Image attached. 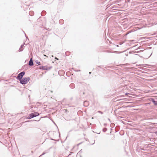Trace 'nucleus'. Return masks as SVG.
<instances>
[{"instance_id": "f704fd0d", "label": "nucleus", "mask_w": 157, "mask_h": 157, "mask_svg": "<svg viewBox=\"0 0 157 157\" xmlns=\"http://www.w3.org/2000/svg\"><path fill=\"white\" fill-rule=\"evenodd\" d=\"M52 122H53V123H54V124L55 125H56V124L55 123V122L53 121H52Z\"/></svg>"}, {"instance_id": "7ed1b4c3", "label": "nucleus", "mask_w": 157, "mask_h": 157, "mask_svg": "<svg viewBox=\"0 0 157 157\" xmlns=\"http://www.w3.org/2000/svg\"><path fill=\"white\" fill-rule=\"evenodd\" d=\"M40 114L37 112L32 113L29 114V116L26 118V119H31L34 117L38 116Z\"/></svg>"}, {"instance_id": "39448f33", "label": "nucleus", "mask_w": 157, "mask_h": 157, "mask_svg": "<svg viewBox=\"0 0 157 157\" xmlns=\"http://www.w3.org/2000/svg\"><path fill=\"white\" fill-rule=\"evenodd\" d=\"M52 68V66L48 67L46 66H40L39 67V68L41 70H49Z\"/></svg>"}, {"instance_id": "b1692460", "label": "nucleus", "mask_w": 157, "mask_h": 157, "mask_svg": "<svg viewBox=\"0 0 157 157\" xmlns=\"http://www.w3.org/2000/svg\"><path fill=\"white\" fill-rule=\"evenodd\" d=\"M132 52H133V53H136V51H130V52H129V54H131V53H132Z\"/></svg>"}, {"instance_id": "79ce46f5", "label": "nucleus", "mask_w": 157, "mask_h": 157, "mask_svg": "<svg viewBox=\"0 0 157 157\" xmlns=\"http://www.w3.org/2000/svg\"><path fill=\"white\" fill-rule=\"evenodd\" d=\"M51 140H55L53 139H51Z\"/></svg>"}, {"instance_id": "393cba45", "label": "nucleus", "mask_w": 157, "mask_h": 157, "mask_svg": "<svg viewBox=\"0 0 157 157\" xmlns=\"http://www.w3.org/2000/svg\"><path fill=\"white\" fill-rule=\"evenodd\" d=\"M98 112L99 113H100L101 114H103V112H102L101 111H98Z\"/></svg>"}, {"instance_id": "e433bc0d", "label": "nucleus", "mask_w": 157, "mask_h": 157, "mask_svg": "<svg viewBox=\"0 0 157 157\" xmlns=\"http://www.w3.org/2000/svg\"><path fill=\"white\" fill-rule=\"evenodd\" d=\"M155 133L157 135V131H156L155 132Z\"/></svg>"}, {"instance_id": "c03bdc74", "label": "nucleus", "mask_w": 157, "mask_h": 157, "mask_svg": "<svg viewBox=\"0 0 157 157\" xmlns=\"http://www.w3.org/2000/svg\"><path fill=\"white\" fill-rule=\"evenodd\" d=\"M80 71V70H77V71Z\"/></svg>"}, {"instance_id": "f03ea898", "label": "nucleus", "mask_w": 157, "mask_h": 157, "mask_svg": "<svg viewBox=\"0 0 157 157\" xmlns=\"http://www.w3.org/2000/svg\"><path fill=\"white\" fill-rule=\"evenodd\" d=\"M2 112L0 111V122L1 123H4L5 122V115L3 110L2 109Z\"/></svg>"}, {"instance_id": "5fc2aeb1", "label": "nucleus", "mask_w": 157, "mask_h": 157, "mask_svg": "<svg viewBox=\"0 0 157 157\" xmlns=\"http://www.w3.org/2000/svg\"><path fill=\"white\" fill-rule=\"evenodd\" d=\"M83 94H85V93L84 92H83Z\"/></svg>"}, {"instance_id": "2eb2a0df", "label": "nucleus", "mask_w": 157, "mask_h": 157, "mask_svg": "<svg viewBox=\"0 0 157 157\" xmlns=\"http://www.w3.org/2000/svg\"><path fill=\"white\" fill-rule=\"evenodd\" d=\"M65 54L66 56H68L70 55V52H69L67 51L65 52Z\"/></svg>"}, {"instance_id": "aec40b11", "label": "nucleus", "mask_w": 157, "mask_h": 157, "mask_svg": "<svg viewBox=\"0 0 157 157\" xmlns=\"http://www.w3.org/2000/svg\"><path fill=\"white\" fill-rule=\"evenodd\" d=\"M111 68V66H108V67H105V68L106 69H109L110 68Z\"/></svg>"}, {"instance_id": "de8ad7c7", "label": "nucleus", "mask_w": 157, "mask_h": 157, "mask_svg": "<svg viewBox=\"0 0 157 157\" xmlns=\"http://www.w3.org/2000/svg\"><path fill=\"white\" fill-rule=\"evenodd\" d=\"M81 144V143H79L78 144V145H79V144Z\"/></svg>"}, {"instance_id": "bb28decb", "label": "nucleus", "mask_w": 157, "mask_h": 157, "mask_svg": "<svg viewBox=\"0 0 157 157\" xmlns=\"http://www.w3.org/2000/svg\"><path fill=\"white\" fill-rule=\"evenodd\" d=\"M153 119H157V117L156 116H154V117Z\"/></svg>"}, {"instance_id": "7c9ffc66", "label": "nucleus", "mask_w": 157, "mask_h": 157, "mask_svg": "<svg viewBox=\"0 0 157 157\" xmlns=\"http://www.w3.org/2000/svg\"><path fill=\"white\" fill-rule=\"evenodd\" d=\"M129 94V93H126L125 94L126 95H128V94Z\"/></svg>"}, {"instance_id": "ddd939ff", "label": "nucleus", "mask_w": 157, "mask_h": 157, "mask_svg": "<svg viewBox=\"0 0 157 157\" xmlns=\"http://www.w3.org/2000/svg\"><path fill=\"white\" fill-rule=\"evenodd\" d=\"M46 13V11L44 10H43L42 11L41 13V15L42 16H44L45 15Z\"/></svg>"}, {"instance_id": "6e6552de", "label": "nucleus", "mask_w": 157, "mask_h": 157, "mask_svg": "<svg viewBox=\"0 0 157 157\" xmlns=\"http://www.w3.org/2000/svg\"><path fill=\"white\" fill-rule=\"evenodd\" d=\"M24 44H25V43L21 45L18 50L19 52H21L23 51L24 49Z\"/></svg>"}, {"instance_id": "a878e982", "label": "nucleus", "mask_w": 157, "mask_h": 157, "mask_svg": "<svg viewBox=\"0 0 157 157\" xmlns=\"http://www.w3.org/2000/svg\"><path fill=\"white\" fill-rule=\"evenodd\" d=\"M31 108H33V107H34V108H36V107L35 106H34L33 105H31V106H30Z\"/></svg>"}, {"instance_id": "6e6d98bb", "label": "nucleus", "mask_w": 157, "mask_h": 157, "mask_svg": "<svg viewBox=\"0 0 157 157\" xmlns=\"http://www.w3.org/2000/svg\"><path fill=\"white\" fill-rule=\"evenodd\" d=\"M80 157H82V156L81 155H80Z\"/></svg>"}, {"instance_id": "8fccbe9b", "label": "nucleus", "mask_w": 157, "mask_h": 157, "mask_svg": "<svg viewBox=\"0 0 157 157\" xmlns=\"http://www.w3.org/2000/svg\"><path fill=\"white\" fill-rule=\"evenodd\" d=\"M59 136H60V134L59 131Z\"/></svg>"}, {"instance_id": "5701e85b", "label": "nucleus", "mask_w": 157, "mask_h": 157, "mask_svg": "<svg viewBox=\"0 0 157 157\" xmlns=\"http://www.w3.org/2000/svg\"><path fill=\"white\" fill-rule=\"evenodd\" d=\"M139 109V108H138V109H132V110H140V109Z\"/></svg>"}, {"instance_id": "58836bf2", "label": "nucleus", "mask_w": 157, "mask_h": 157, "mask_svg": "<svg viewBox=\"0 0 157 157\" xmlns=\"http://www.w3.org/2000/svg\"><path fill=\"white\" fill-rule=\"evenodd\" d=\"M8 116H9V115H10V116H11V114L9 113L8 114Z\"/></svg>"}, {"instance_id": "72a5a7b5", "label": "nucleus", "mask_w": 157, "mask_h": 157, "mask_svg": "<svg viewBox=\"0 0 157 157\" xmlns=\"http://www.w3.org/2000/svg\"><path fill=\"white\" fill-rule=\"evenodd\" d=\"M60 72H63V71L62 70L61 71H59V73Z\"/></svg>"}, {"instance_id": "09e8293b", "label": "nucleus", "mask_w": 157, "mask_h": 157, "mask_svg": "<svg viewBox=\"0 0 157 157\" xmlns=\"http://www.w3.org/2000/svg\"><path fill=\"white\" fill-rule=\"evenodd\" d=\"M115 110H114V112H115L117 110V109H115Z\"/></svg>"}, {"instance_id": "0eeeda50", "label": "nucleus", "mask_w": 157, "mask_h": 157, "mask_svg": "<svg viewBox=\"0 0 157 157\" xmlns=\"http://www.w3.org/2000/svg\"><path fill=\"white\" fill-rule=\"evenodd\" d=\"M149 100L152 102L154 105L157 106V99L151 98L149 99Z\"/></svg>"}, {"instance_id": "c85d7f7f", "label": "nucleus", "mask_w": 157, "mask_h": 157, "mask_svg": "<svg viewBox=\"0 0 157 157\" xmlns=\"http://www.w3.org/2000/svg\"><path fill=\"white\" fill-rule=\"evenodd\" d=\"M82 113V112L81 111H79L77 113L78 114L79 113Z\"/></svg>"}, {"instance_id": "20e7f679", "label": "nucleus", "mask_w": 157, "mask_h": 157, "mask_svg": "<svg viewBox=\"0 0 157 157\" xmlns=\"http://www.w3.org/2000/svg\"><path fill=\"white\" fill-rule=\"evenodd\" d=\"M25 74V72L24 71L21 72L18 74V75L16 77V79L17 80H19L21 78H23V76Z\"/></svg>"}, {"instance_id": "f257e3e1", "label": "nucleus", "mask_w": 157, "mask_h": 157, "mask_svg": "<svg viewBox=\"0 0 157 157\" xmlns=\"http://www.w3.org/2000/svg\"><path fill=\"white\" fill-rule=\"evenodd\" d=\"M29 77H26L23 78L19 81L20 83L22 85H25L27 84L30 80Z\"/></svg>"}, {"instance_id": "4c0bfd02", "label": "nucleus", "mask_w": 157, "mask_h": 157, "mask_svg": "<svg viewBox=\"0 0 157 157\" xmlns=\"http://www.w3.org/2000/svg\"><path fill=\"white\" fill-rule=\"evenodd\" d=\"M55 59H57V60H59V59L57 58V57H56L55 58Z\"/></svg>"}, {"instance_id": "423d86ee", "label": "nucleus", "mask_w": 157, "mask_h": 157, "mask_svg": "<svg viewBox=\"0 0 157 157\" xmlns=\"http://www.w3.org/2000/svg\"><path fill=\"white\" fill-rule=\"evenodd\" d=\"M37 21L39 22L40 25H43L44 24V17H40L37 19Z\"/></svg>"}, {"instance_id": "864d4df0", "label": "nucleus", "mask_w": 157, "mask_h": 157, "mask_svg": "<svg viewBox=\"0 0 157 157\" xmlns=\"http://www.w3.org/2000/svg\"><path fill=\"white\" fill-rule=\"evenodd\" d=\"M64 110L65 111H66V109H64Z\"/></svg>"}, {"instance_id": "f8f14e48", "label": "nucleus", "mask_w": 157, "mask_h": 157, "mask_svg": "<svg viewBox=\"0 0 157 157\" xmlns=\"http://www.w3.org/2000/svg\"><path fill=\"white\" fill-rule=\"evenodd\" d=\"M75 86V85L74 83H71L70 85V87L72 89L74 88Z\"/></svg>"}, {"instance_id": "a211bd4d", "label": "nucleus", "mask_w": 157, "mask_h": 157, "mask_svg": "<svg viewBox=\"0 0 157 157\" xmlns=\"http://www.w3.org/2000/svg\"><path fill=\"white\" fill-rule=\"evenodd\" d=\"M39 120H38V121H36V120H31V121H29V120H28V121H25V122H23L22 123H25V122H28L31 121H39Z\"/></svg>"}, {"instance_id": "9d476101", "label": "nucleus", "mask_w": 157, "mask_h": 157, "mask_svg": "<svg viewBox=\"0 0 157 157\" xmlns=\"http://www.w3.org/2000/svg\"><path fill=\"white\" fill-rule=\"evenodd\" d=\"M89 105V102L87 101H85L83 103V106L85 107H87Z\"/></svg>"}, {"instance_id": "f3484780", "label": "nucleus", "mask_w": 157, "mask_h": 157, "mask_svg": "<svg viewBox=\"0 0 157 157\" xmlns=\"http://www.w3.org/2000/svg\"><path fill=\"white\" fill-rule=\"evenodd\" d=\"M35 62L36 64H38V65H40L41 64L40 62L38 60H35Z\"/></svg>"}, {"instance_id": "cd10ccee", "label": "nucleus", "mask_w": 157, "mask_h": 157, "mask_svg": "<svg viewBox=\"0 0 157 157\" xmlns=\"http://www.w3.org/2000/svg\"><path fill=\"white\" fill-rule=\"evenodd\" d=\"M71 107V106H68L63 107V108H64V107H65V108H67V107Z\"/></svg>"}, {"instance_id": "ea45409f", "label": "nucleus", "mask_w": 157, "mask_h": 157, "mask_svg": "<svg viewBox=\"0 0 157 157\" xmlns=\"http://www.w3.org/2000/svg\"><path fill=\"white\" fill-rule=\"evenodd\" d=\"M23 32H24V34H25V36L27 38V37H26V34H25V32H24V31H23Z\"/></svg>"}, {"instance_id": "2f4dec72", "label": "nucleus", "mask_w": 157, "mask_h": 157, "mask_svg": "<svg viewBox=\"0 0 157 157\" xmlns=\"http://www.w3.org/2000/svg\"><path fill=\"white\" fill-rule=\"evenodd\" d=\"M125 107H126L124 106H122L120 107V108H125Z\"/></svg>"}, {"instance_id": "9b49d317", "label": "nucleus", "mask_w": 157, "mask_h": 157, "mask_svg": "<svg viewBox=\"0 0 157 157\" xmlns=\"http://www.w3.org/2000/svg\"><path fill=\"white\" fill-rule=\"evenodd\" d=\"M49 149H48V150L44 151V152H43L40 155V156L44 155L45 154L48 153L49 152Z\"/></svg>"}, {"instance_id": "4d7b16f0", "label": "nucleus", "mask_w": 157, "mask_h": 157, "mask_svg": "<svg viewBox=\"0 0 157 157\" xmlns=\"http://www.w3.org/2000/svg\"><path fill=\"white\" fill-rule=\"evenodd\" d=\"M100 133H97L98 134H99Z\"/></svg>"}, {"instance_id": "603ef678", "label": "nucleus", "mask_w": 157, "mask_h": 157, "mask_svg": "<svg viewBox=\"0 0 157 157\" xmlns=\"http://www.w3.org/2000/svg\"><path fill=\"white\" fill-rule=\"evenodd\" d=\"M98 67H100L101 66H98Z\"/></svg>"}, {"instance_id": "4468645a", "label": "nucleus", "mask_w": 157, "mask_h": 157, "mask_svg": "<svg viewBox=\"0 0 157 157\" xmlns=\"http://www.w3.org/2000/svg\"><path fill=\"white\" fill-rule=\"evenodd\" d=\"M29 15L31 16H32L33 15L34 13L32 11H30L29 13Z\"/></svg>"}, {"instance_id": "052dcab7", "label": "nucleus", "mask_w": 157, "mask_h": 157, "mask_svg": "<svg viewBox=\"0 0 157 157\" xmlns=\"http://www.w3.org/2000/svg\"><path fill=\"white\" fill-rule=\"evenodd\" d=\"M68 157V156H66V157Z\"/></svg>"}, {"instance_id": "4be33fe9", "label": "nucleus", "mask_w": 157, "mask_h": 157, "mask_svg": "<svg viewBox=\"0 0 157 157\" xmlns=\"http://www.w3.org/2000/svg\"><path fill=\"white\" fill-rule=\"evenodd\" d=\"M124 41H121L119 43V44L120 45H122L124 43Z\"/></svg>"}, {"instance_id": "412c9836", "label": "nucleus", "mask_w": 157, "mask_h": 157, "mask_svg": "<svg viewBox=\"0 0 157 157\" xmlns=\"http://www.w3.org/2000/svg\"><path fill=\"white\" fill-rule=\"evenodd\" d=\"M82 149L81 150L77 153V155H80V154L82 152Z\"/></svg>"}, {"instance_id": "c9c22d12", "label": "nucleus", "mask_w": 157, "mask_h": 157, "mask_svg": "<svg viewBox=\"0 0 157 157\" xmlns=\"http://www.w3.org/2000/svg\"><path fill=\"white\" fill-rule=\"evenodd\" d=\"M108 120L109 121V122H111V121H110V119L108 118Z\"/></svg>"}, {"instance_id": "3c124183", "label": "nucleus", "mask_w": 157, "mask_h": 157, "mask_svg": "<svg viewBox=\"0 0 157 157\" xmlns=\"http://www.w3.org/2000/svg\"><path fill=\"white\" fill-rule=\"evenodd\" d=\"M116 46L117 47H118L119 46L118 45H117Z\"/></svg>"}, {"instance_id": "1a4fd4ad", "label": "nucleus", "mask_w": 157, "mask_h": 157, "mask_svg": "<svg viewBox=\"0 0 157 157\" xmlns=\"http://www.w3.org/2000/svg\"><path fill=\"white\" fill-rule=\"evenodd\" d=\"M29 65L30 66H33L34 65L33 58H30L29 61Z\"/></svg>"}, {"instance_id": "37998d69", "label": "nucleus", "mask_w": 157, "mask_h": 157, "mask_svg": "<svg viewBox=\"0 0 157 157\" xmlns=\"http://www.w3.org/2000/svg\"><path fill=\"white\" fill-rule=\"evenodd\" d=\"M70 155H71V154H69V155H68V156H69Z\"/></svg>"}, {"instance_id": "a19ab883", "label": "nucleus", "mask_w": 157, "mask_h": 157, "mask_svg": "<svg viewBox=\"0 0 157 157\" xmlns=\"http://www.w3.org/2000/svg\"><path fill=\"white\" fill-rule=\"evenodd\" d=\"M70 154H73V153H74L73 152H70Z\"/></svg>"}, {"instance_id": "473e14b6", "label": "nucleus", "mask_w": 157, "mask_h": 157, "mask_svg": "<svg viewBox=\"0 0 157 157\" xmlns=\"http://www.w3.org/2000/svg\"><path fill=\"white\" fill-rule=\"evenodd\" d=\"M104 126H106L107 125V124H106V123H104Z\"/></svg>"}, {"instance_id": "a18cd8bd", "label": "nucleus", "mask_w": 157, "mask_h": 157, "mask_svg": "<svg viewBox=\"0 0 157 157\" xmlns=\"http://www.w3.org/2000/svg\"><path fill=\"white\" fill-rule=\"evenodd\" d=\"M60 107L61 108H62L61 107V105L60 106H59V107H58V108H60Z\"/></svg>"}, {"instance_id": "6ab92c4d", "label": "nucleus", "mask_w": 157, "mask_h": 157, "mask_svg": "<svg viewBox=\"0 0 157 157\" xmlns=\"http://www.w3.org/2000/svg\"><path fill=\"white\" fill-rule=\"evenodd\" d=\"M107 129L106 128H105L102 129V131L104 132H105L107 130Z\"/></svg>"}, {"instance_id": "c756f323", "label": "nucleus", "mask_w": 157, "mask_h": 157, "mask_svg": "<svg viewBox=\"0 0 157 157\" xmlns=\"http://www.w3.org/2000/svg\"><path fill=\"white\" fill-rule=\"evenodd\" d=\"M121 37V35H118V37H117V38H119V37Z\"/></svg>"}, {"instance_id": "13d9d810", "label": "nucleus", "mask_w": 157, "mask_h": 157, "mask_svg": "<svg viewBox=\"0 0 157 157\" xmlns=\"http://www.w3.org/2000/svg\"><path fill=\"white\" fill-rule=\"evenodd\" d=\"M44 56H46V55H44Z\"/></svg>"}, {"instance_id": "dca6fc26", "label": "nucleus", "mask_w": 157, "mask_h": 157, "mask_svg": "<svg viewBox=\"0 0 157 157\" xmlns=\"http://www.w3.org/2000/svg\"><path fill=\"white\" fill-rule=\"evenodd\" d=\"M59 23L60 24H63L64 22V21L63 19L60 20H59Z\"/></svg>"}, {"instance_id": "49530a36", "label": "nucleus", "mask_w": 157, "mask_h": 157, "mask_svg": "<svg viewBox=\"0 0 157 157\" xmlns=\"http://www.w3.org/2000/svg\"><path fill=\"white\" fill-rule=\"evenodd\" d=\"M91 73V72H89V74H90Z\"/></svg>"}, {"instance_id": "bf43d9fd", "label": "nucleus", "mask_w": 157, "mask_h": 157, "mask_svg": "<svg viewBox=\"0 0 157 157\" xmlns=\"http://www.w3.org/2000/svg\"><path fill=\"white\" fill-rule=\"evenodd\" d=\"M43 108H45V107H44Z\"/></svg>"}]
</instances>
